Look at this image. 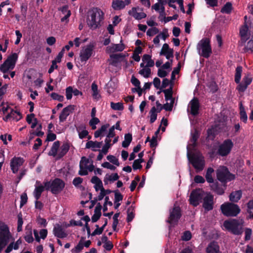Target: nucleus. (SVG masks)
I'll use <instances>...</instances> for the list:
<instances>
[{"instance_id":"1","label":"nucleus","mask_w":253,"mask_h":253,"mask_svg":"<svg viewBox=\"0 0 253 253\" xmlns=\"http://www.w3.org/2000/svg\"><path fill=\"white\" fill-rule=\"evenodd\" d=\"M199 136V132L196 129L193 132L192 131L191 138L187 147L188 158L197 171L202 170L205 166L204 157L195 149Z\"/></svg>"},{"instance_id":"2","label":"nucleus","mask_w":253,"mask_h":253,"mask_svg":"<svg viewBox=\"0 0 253 253\" xmlns=\"http://www.w3.org/2000/svg\"><path fill=\"white\" fill-rule=\"evenodd\" d=\"M104 13L99 8L92 7L87 12L86 23L88 27L92 30L99 28L104 19Z\"/></svg>"},{"instance_id":"3","label":"nucleus","mask_w":253,"mask_h":253,"mask_svg":"<svg viewBox=\"0 0 253 253\" xmlns=\"http://www.w3.org/2000/svg\"><path fill=\"white\" fill-rule=\"evenodd\" d=\"M243 224L244 221L242 219H231L225 220L223 223V227L235 235H240L243 232Z\"/></svg>"},{"instance_id":"4","label":"nucleus","mask_w":253,"mask_h":253,"mask_svg":"<svg viewBox=\"0 0 253 253\" xmlns=\"http://www.w3.org/2000/svg\"><path fill=\"white\" fill-rule=\"evenodd\" d=\"M12 236L7 226L4 224H0V252L10 241H13Z\"/></svg>"},{"instance_id":"5","label":"nucleus","mask_w":253,"mask_h":253,"mask_svg":"<svg viewBox=\"0 0 253 253\" xmlns=\"http://www.w3.org/2000/svg\"><path fill=\"white\" fill-rule=\"evenodd\" d=\"M79 174L81 175H85L88 172H91L94 170L93 160L91 158H87L83 157L80 163Z\"/></svg>"},{"instance_id":"6","label":"nucleus","mask_w":253,"mask_h":253,"mask_svg":"<svg viewBox=\"0 0 253 253\" xmlns=\"http://www.w3.org/2000/svg\"><path fill=\"white\" fill-rule=\"evenodd\" d=\"M46 189H50L54 194L60 193L65 186L64 182L61 179L56 178L54 180L45 182Z\"/></svg>"},{"instance_id":"7","label":"nucleus","mask_w":253,"mask_h":253,"mask_svg":"<svg viewBox=\"0 0 253 253\" xmlns=\"http://www.w3.org/2000/svg\"><path fill=\"white\" fill-rule=\"evenodd\" d=\"M221 210L222 212L226 216H235L240 211V209L238 205L229 203L222 205Z\"/></svg>"},{"instance_id":"8","label":"nucleus","mask_w":253,"mask_h":253,"mask_svg":"<svg viewBox=\"0 0 253 253\" xmlns=\"http://www.w3.org/2000/svg\"><path fill=\"white\" fill-rule=\"evenodd\" d=\"M217 179L222 182H226L234 179L235 176L231 174L225 167H220L217 170Z\"/></svg>"},{"instance_id":"9","label":"nucleus","mask_w":253,"mask_h":253,"mask_svg":"<svg viewBox=\"0 0 253 253\" xmlns=\"http://www.w3.org/2000/svg\"><path fill=\"white\" fill-rule=\"evenodd\" d=\"M234 144L231 139H227L219 145L218 149V153L221 156H225L228 155L233 147Z\"/></svg>"},{"instance_id":"10","label":"nucleus","mask_w":253,"mask_h":253,"mask_svg":"<svg viewBox=\"0 0 253 253\" xmlns=\"http://www.w3.org/2000/svg\"><path fill=\"white\" fill-rule=\"evenodd\" d=\"M205 192L202 189H196L192 192L190 197V202L194 206L198 205L202 198H204Z\"/></svg>"},{"instance_id":"11","label":"nucleus","mask_w":253,"mask_h":253,"mask_svg":"<svg viewBox=\"0 0 253 253\" xmlns=\"http://www.w3.org/2000/svg\"><path fill=\"white\" fill-rule=\"evenodd\" d=\"M200 46L201 52H200L201 55L205 58L209 57L211 53L210 40L207 38L203 39L201 41Z\"/></svg>"},{"instance_id":"12","label":"nucleus","mask_w":253,"mask_h":253,"mask_svg":"<svg viewBox=\"0 0 253 253\" xmlns=\"http://www.w3.org/2000/svg\"><path fill=\"white\" fill-rule=\"evenodd\" d=\"M180 209L179 207L174 206L173 210L170 211V215L168 220L170 224H176L180 217Z\"/></svg>"},{"instance_id":"13","label":"nucleus","mask_w":253,"mask_h":253,"mask_svg":"<svg viewBox=\"0 0 253 253\" xmlns=\"http://www.w3.org/2000/svg\"><path fill=\"white\" fill-rule=\"evenodd\" d=\"M203 207L207 211H210L213 209V197L209 193H205L203 198Z\"/></svg>"},{"instance_id":"14","label":"nucleus","mask_w":253,"mask_h":253,"mask_svg":"<svg viewBox=\"0 0 253 253\" xmlns=\"http://www.w3.org/2000/svg\"><path fill=\"white\" fill-rule=\"evenodd\" d=\"M93 50V46L91 45H88L86 46L84 49L81 50L80 52V58L81 62H85L90 57L92 54Z\"/></svg>"},{"instance_id":"15","label":"nucleus","mask_w":253,"mask_h":253,"mask_svg":"<svg viewBox=\"0 0 253 253\" xmlns=\"http://www.w3.org/2000/svg\"><path fill=\"white\" fill-rule=\"evenodd\" d=\"M159 68L158 75L160 78H164L167 76L171 70L170 64H156Z\"/></svg>"},{"instance_id":"16","label":"nucleus","mask_w":253,"mask_h":253,"mask_svg":"<svg viewBox=\"0 0 253 253\" xmlns=\"http://www.w3.org/2000/svg\"><path fill=\"white\" fill-rule=\"evenodd\" d=\"M23 159L19 157H14L10 161V168L12 172L14 173H16L19 168L22 166L23 163Z\"/></svg>"},{"instance_id":"17","label":"nucleus","mask_w":253,"mask_h":253,"mask_svg":"<svg viewBox=\"0 0 253 253\" xmlns=\"http://www.w3.org/2000/svg\"><path fill=\"white\" fill-rule=\"evenodd\" d=\"M199 103L197 99L193 98L189 103L188 111L193 115H196L199 113Z\"/></svg>"},{"instance_id":"18","label":"nucleus","mask_w":253,"mask_h":253,"mask_svg":"<svg viewBox=\"0 0 253 253\" xmlns=\"http://www.w3.org/2000/svg\"><path fill=\"white\" fill-rule=\"evenodd\" d=\"M75 108V106L70 105L63 109L59 116V121L61 122H64L67 117L73 112Z\"/></svg>"},{"instance_id":"19","label":"nucleus","mask_w":253,"mask_h":253,"mask_svg":"<svg viewBox=\"0 0 253 253\" xmlns=\"http://www.w3.org/2000/svg\"><path fill=\"white\" fill-rule=\"evenodd\" d=\"M248 27L246 23H245L244 26L241 28L240 31L241 39L239 42V44L241 46L245 45L246 41L248 39Z\"/></svg>"},{"instance_id":"20","label":"nucleus","mask_w":253,"mask_h":253,"mask_svg":"<svg viewBox=\"0 0 253 253\" xmlns=\"http://www.w3.org/2000/svg\"><path fill=\"white\" fill-rule=\"evenodd\" d=\"M131 0H116L112 2V6L116 10H121L125 7L126 5H128L130 3Z\"/></svg>"},{"instance_id":"21","label":"nucleus","mask_w":253,"mask_h":253,"mask_svg":"<svg viewBox=\"0 0 253 253\" xmlns=\"http://www.w3.org/2000/svg\"><path fill=\"white\" fill-rule=\"evenodd\" d=\"M46 189L45 183L44 185L42 184L40 182L37 181L35 185V189L34 191V196L35 199L38 200L41 197L42 192Z\"/></svg>"},{"instance_id":"22","label":"nucleus","mask_w":253,"mask_h":253,"mask_svg":"<svg viewBox=\"0 0 253 253\" xmlns=\"http://www.w3.org/2000/svg\"><path fill=\"white\" fill-rule=\"evenodd\" d=\"M161 55H164L166 56L168 59L173 57V50L169 48V45L167 43H164L160 52Z\"/></svg>"},{"instance_id":"23","label":"nucleus","mask_w":253,"mask_h":253,"mask_svg":"<svg viewBox=\"0 0 253 253\" xmlns=\"http://www.w3.org/2000/svg\"><path fill=\"white\" fill-rule=\"evenodd\" d=\"M53 233L55 236L59 238H64L67 236V234L65 232L61 226L58 224L54 226Z\"/></svg>"},{"instance_id":"24","label":"nucleus","mask_w":253,"mask_h":253,"mask_svg":"<svg viewBox=\"0 0 253 253\" xmlns=\"http://www.w3.org/2000/svg\"><path fill=\"white\" fill-rule=\"evenodd\" d=\"M154 64H141V69L139 70V74L145 78H148L151 74L150 67L152 66Z\"/></svg>"},{"instance_id":"25","label":"nucleus","mask_w":253,"mask_h":253,"mask_svg":"<svg viewBox=\"0 0 253 253\" xmlns=\"http://www.w3.org/2000/svg\"><path fill=\"white\" fill-rule=\"evenodd\" d=\"M102 145V142L97 141H89L85 145V148L90 149L93 151L100 150Z\"/></svg>"},{"instance_id":"26","label":"nucleus","mask_w":253,"mask_h":253,"mask_svg":"<svg viewBox=\"0 0 253 253\" xmlns=\"http://www.w3.org/2000/svg\"><path fill=\"white\" fill-rule=\"evenodd\" d=\"M110 58L113 60L112 63H118L119 62L127 63L125 56L122 53L112 54L110 55Z\"/></svg>"},{"instance_id":"27","label":"nucleus","mask_w":253,"mask_h":253,"mask_svg":"<svg viewBox=\"0 0 253 253\" xmlns=\"http://www.w3.org/2000/svg\"><path fill=\"white\" fill-rule=\"evenodd\" d=\"M22 118L21 114L17 111L11 110L10 113H9L5 117V121H8V119H12L15 121H18Z\"/></svg>"},{"instance_id":"28","label":"nucleus","mask_w":253,"mask_h":253,"mask_svg":"<svg viewBox=\"0 0 253 253\" xmlns=\"http://www.w3.org/2000/svg\"><path fill=\"white\" fill-rule=\"evenodd\" d=\"M72 94L75 96L82 95V92L78 89L75 88L74 89L71 86H69L66 89V96L67 99L69 100L72 98Z\"/></svg>"},{"instance_id":"29","label":"nucleus","mask_w":253,"mask_h":253,"mask_svg":"<svg viewBox=\"0 0 253 253\" xmlns=\"http://www.w3.org/2000/svg\"><path fill=\"white\" fill-rule=\"evenodd\" d=\"M77 131L78 132L79 138L83 139L87 137L88 139H90L91 136H88V132L86 129L84 125H81L77 127Z\"/></svg>"},{"instance_id":"30","label":"nucleus","mask_w":253,"mask_h":253,"mask_svg":"<svg viewBox=\"0 0 253 253\" xmlns=\"http://www.w3.org/2000/svg\"><path fill=\"white\" fill-rule=\"evenodd\" d=\"M207 253H219V247L215 242L210 243L206 248Z\"/></svg>"},{"instance_id":"31","label":"nucleus","mask_w":253,"mask_h":253,"mask_svg":"<svg viewBox=\"0 0 253 253\" xmlns=\"http://www.w3.org/2000/svg\"><path fill=\"white\" fill-rule=\"evenodd\" d=\"M60 146V142L58 141L53 143L50 151L49 152V155L53 156H56L58 158V153Z\"/></svg>"},{"instance_id":"32","label":"nucleus","mask_w":253,"mask_h":253,"mask_svg":"<svg viewBox=\"0 0 253 253\" xmlns=\"http://www.w3.org/2000/svg\"><path fill=\"white\" fill-rule=\"evenodd\" d=\"M91 182L94 184V187L96 191L104 188L101 180L97 176H93L91 179Z\"/></svg>"},{"instance_id":"33","label":"nucleus","mask_w":253,"mask_h":253,"mask_svg":"<svg viewBox=\"0 0 253 253\" xmlns=\"http://www.w3.org/2000/svg\"><path fill=\"white\" fill-rule=\"evenodd\" d=\"M112 138V137H110L106 135V137L105 139V144L104 145L102 149L101 150L102 153H103L104 155L108 153V149L113 145V144L111 143Z\"/></svg>"},{"instance_id":"34","label":"nucleus","mask_w":253,"mask_h":253,"mask_svg":"<svg viewBox=\"0 0 253 253\" xmlns=\"http://www.w3.org/2000/svg\"><path fill=\"white\" fill-rule=\"evenodd\" d=\"M91 91L92 96L94 99L98 100L100 98L101 95L98 89V86L95 83H92L91 84Z\"/></svg>"},{"instance_id":"35","label":"nucleus","mask_w":253,"mask_h":253,"mask_svg":"<svg viewBox=\"0 0 253 253\" xmlns=\"http://www.w3.org/2000/svg\"><path fill=\"white\" fill-rule=\"evenodd\" d=\"M109 126V124H105L102 126L100 128H99L94 132V137L95 138H97L100 136H104Z\"/></svg>"},{"instance_id":"36","label":"nucleus","mask_w":253,"mask_h":253,"mask_svg":"<svg viewBox=\"0 0 253 253\" xmlns=\"http://www.w3.org/2000/svg\"><path fill=\"white\" fill-rule=\"evenodd\" d=\"M22 243V241L20 239H18L15 243H11L6 249L5 252L6 253H10L12 249L17 250L18 249L19 246Z\"/></svg>"},{"instance_id":"37","label":"nucleus","mask_w":253,"mask_h":253,"mask_svg":"<svg viewBox=\"0 0 253 253\" xmlns=\"http://www.w3.org/2000/svg\"><path fill=\"white\" fill-rule=\"evenodd\" d=\"M242 197V192L240 190L236 191L230 195V200L233 202H237Z\"/></svg>"},{"instance_id":"38","label":"nucleus","mask_w":253,"mask_h":253,"mask_svg":"<svg viewBox=\"0 0 253 253\" xmlns=\"http://www.w3.org/2000/svg\"><path fill=\"white\" fill-rule=\"evenodd\" d=\"M26 120L28 124H31V127L32 128H35L38 125V120L35 117V115L34 114H31L27 115Z\"/></svg>"},{"instance_id":"39","label":"nucleus","mask_w":253,"mask_h":253,"mask_svg":"<svg viewBox=\"0 0 253 253\" xmlns=\"http://www.w3.org/2000/svg\"><path fill=\"white\" fill-rule=\"evenodd\" d=\"M136 8L133 7L131 11L129 12V14H131L132 13V15L136 19L139 20L146 17V14L144 12H138L136 11Z\"/></svg>"},{"instance_id":"40","label":"nucleus","mask_w":253,"mask_h":253,"mask_svg":"<svg viewBox=\"0 0 253 253\" xmlns=\"http://www.w3.org/2000/svg\"><path fill=\"white\" fill-rule=\"evenodd\" d=\"M69 145L66 144H63L61 147L59 148V153H58V158H60L62 157L64 155H65L67 152L69 150Z\"/></svg>"},{"instance_id":"41","label":"nucleus","mask_w":253,"mask_h":253,"mask_svg":"<svg viewBox=\"0 0 253 253\" xmlns=\"http://www.w3.org/2000/svg\"><path fill=\"white\" fill-rule=\"evenodd\" d=\"M125 46L123 43L121 44H114L112 46L109 47V49L111 52L115 51H122L124 49Z\"/></svg>"},{"instance_id":"42","label":"nucleus","mask_w":253,"mask_h":253,"mask_svg":"<svg viewBox=\"0 0 253 253\" xmlns=\"http://www.w3.org/2000/svg\"><path fill=\"white\" fill-rule=\"evenodd\" d=\"M119 175L117 173H112L111 174H106L104 178V182H107L108 181L113 182L118 179Z\"/></svg>"},{"instance_id":"43","label":"nucleus","mask_w":253,"mask_h":253,"mask_svg":"<svg viewBox=\"0 0 253 253\" xmlns=\"http://www.w3.org/2000/svg\"><path fill=\"white\" fill-rule=\"evenodd\" d=\"M158 111L157 109L153 107L151 108L150 114V121L151 123H154L157 119Z\"/></svg>"},{"instance_id":"44","label":"nucleus","mask_w":253,"mask_h":253,"mask_svg":"<svg viewBox=\"0 0 253 253\" xmlns=\"http://www.w3.org/2000/svg\"><path fill=\"white\" fill-rule=\"evenodd\" d=\"M240 116L241 120L246 123L247 121L248 116L241 103L240 105Z\"/></svg>"},{"instance_id":"45","label":"nucleus","mask_w":253,"mask_h":253,"mask_svg":"<svg viewBox=\"0 0 253 253\" xmlns=\"http://www.w3.org/2000/svg\"><path fill=\"white\" fill-rule=\"evenodd\" d=\"M232 10V4L230 2H227L221 8V12L229 14Z\"/></svg>"},{"instance_id":"46","label":"nucleus","mask_w":253,"mask_h":253,"mask_svg":"<svg viewBox=\"0 0 253 253\" xmlns=\"http://www.w3.org/2000/svg\"><path fill=\"white\" fill-rule=\"evenodd\" d=\"M18 58V55L16 53L9 55L3 63H15Z\"/></svg>"},{"instance_id":"47","label":"nucleus","mask_w":253,"mask_h":253,"mask_svg":"<svg viewBox=\"0 0 253 253\" xmlns=\"http://www.w3.org/2000/svg\"><path fill=\"white\" fill-rule=\"evenodd\" d=\"M218 131V127L217 126H212L208 130V137L209 138L212 139L214 136Z\"/></svg>"},{"instance_id":"48","label":"nucleus","mask_w":253,"mask_h":253,"mask_svg":"<svg viewBox=\"0 0 253 253\" xmlns=\"http://www.w3.org/2000/svg\"><path fill=\"white\" fill-rule=\"evenodd\" d=\"M132 140V135L129 133L126 134L125 135V140L122 143V146L123 147H127L129 146Z\"/></svg>"},{"instance_id":"49","label":"nucleus","mask_w":253,"mask_h":253,"mask_svg":"<svg viewBox=\"0 0 253 253\" xmlns=\"http://www.w3.org/2000/svg\"><path fill=\"white\" fill-rule=\"evenodd\" d=\"M15 64H1L0 67V70L4 73L8 71L12 70L14 68Z\"/></svg>"},{"instance_id":"50","label":"nucleus","mask_w":253,"mask_h":253,"mask_svg":"<svg viewBox=\"0 0 253 253\" xmlns=\"http://www.w3.org/2000/svg\"><path fill=\"white\" fill-rule=\"evenodd\" d=\"M242 72V67L241 66H238L236 69V73L235 75V81L236 83H239L240 82Z\"/></svg>"},{"instance_id":"51","label":"nucleus","mask_w":253,"mask_h":253,"mask_svg":"<svg viewBox=\"0 0 253 253\" xmlns=\"http://www.w3.org/2000/svg\"><path fill=\"white\" fill-rule=\"evenodd\" d=\"M163 91L165 93V99L167 101L174 100L172 96V92L171 88L165 89Z\"/></svg>"},{"instance_id":"52","label":"nucleus","mask_w":253,"mask_h":253,"mask_svg":"<svg viewBox=\"0 0 253 253\" xmlns=\"http://www.w3.org/2000/svg\"><path fill=\"white\" fill-rule=\"evenodd\" d=\"M144 162L143 159H138L135 160L132 165V168L133 169L136 170L138 169H141L142 167L141 164Z\"/></svg>"},{"instance_id":"53","label":"nucleus","mask_w":253,"mask_h":253,"mask_svg":"<svg viewBox=\"0 0 253 253\" xmlns=\"http://www.w3.org/2000/svg\"><path fill=\"white\" fill-rule=\"evenodd\" d=\"M84 248V243L81 240L78 245L73 249H72V253H79Z\"/></svg>"},{"instance_id":"54","label":"nucleus","mask_w":253,"mask_h":253,"mask_svg":"<svg viewBox=\"0 0 253 253\" xmlns=\"http://www.w3.org/2000/svg\"><path fill=\"white\" fill-rule=\"evenodd\" d=\"M213 169L210 168H209L207 170L206 178L207 181L209 183H212L213 182V179L212 177V173L213 172Z\"/></svg>"},{"instance_id":"55","label":"nucleus","mask_w":253,"mask_h":253,"mask_svg":"<svg viewBox=\"0 0 253 253\" xmlns=\"http://www.w3.org/2000/svg\"><path fill=\"white\" fill-rule=\"evenodd\" d=\"M134 217V210L133 208L131 206L127 210V221L130 222Z\"/></svg>"},{"instance_id":"56","label":"nucleus","mask_w":253,"mask_h":253,"mask_svg":"<svg viewBox=\"0 0 253 253\" xmlns=\"http://www.w3.org/2000/svg\"><path fill=\"white\" fill-rule=\"evenodd\" d=\"M100 216H101L100 209H98L97 208V207H96L95 211H94V213L91 217L92 221L93 222H96L99 219Z\"/></svg>"},{"instance_id":"57","label":"nucleus","mask_w":253,"mask_h":253,"mask_svg":"<svg viewBox=\"0 0 253 253\" xmlns=\"http://www.w3.org/2000/svg\"><path fill=\"white\" fill-rule=\"evenodd\" d=\"M25 240L28 243H32L34 241V238L32 236V231L31 229H29L26 232V235L24 237Z\"/></svg>"},{"instance_id":"58","label":"nucleus","mask_w":253,"mask_h":253,"mask_svg":"<svg viewBox=\"0 0 253 253\" xmlns=\"http://www.w3.org/2000/svg\"><path fill=\"white\" fill-rule=\"evenodd\" d=\"M244 50L245 52H248L249 51H251V52L253 51V36L245 45Z\"/></svg>"},{"instance_id":"59","label":"nucleus","mask_w":253,"mask_h":253,"mask_svg":"<svg viewBox=\"0 0 253 253\" xmlns=\"http://www.w3.org/2000/svg\"><path fill=\"white\" fill-rule=\"evenodd\" d=\"M100 121L97 118H91V119L89 121V125L92 129H95L96 128V125Z\"/></svg>"},{"instance_id":"60","label":"nucleus","mask_w":253,"mask_h":253,"mask_svg":"<svg viewBox=\"0 0 253 253\" xmlns=\"http://www.w3.org/2000/svg\"><path fill=\"white\" fill-rule=\"evenodd\" d=\"M107 159L111 163L117 166H119L120 165V163L119 162L118 159L113 155H108L107 157Z\"/></svg>"},{"instance_id":"61","label":"nucleus","mask_w":253,"mask_h":253,"mask_svg":"<svg viewBox=\"0 0 253 253\" xmlns=\"http://www.w3.org/2000/svg\"><path fill=\"white\" fill-rule=\"evenodd\" d=\"M111 108L115 110H122L123 109V104L121 102L118 103H113L111 102Z\"/></svg>"},{"instance_id":"62","label":"nucleus","mask_w":253,"mask_h":253,"mask_svg":"<svg viewBox=\"0 0 253 253\" xmlns=\"http://www.w3.org/2000/svg\"><path fill=\"white\" fill-rule=\"evenodd\" d=\"M64 53V49H62L61 51L58 53L56 57L52 61L51 63H60Z\"/></svg>"},{"instance_id":"63","label":"nucleus","mask_w":253,"mask_h":253,"mask_svg":"<svg viewBox=\"0 0 253 253\" xmlns=\"http://www.w3.org/2000/svg\"><path fill=\"white\" fill-rule=\"evenodd\" d=\"M143 63H154L153 60L151 59V57L149 54H144L142 58Z\"/></svg>"},{"instance_id":"64","label":"nucleus","mask_w":253,"mask_h":253,"mask_svg":"<svg viewBox=\"0 0 253 253\" xmlns=\"http://www.w3.org/2000/svg\"><path fill=\"white\" fill-rule=\"evenodd\" d=\"M252 234V230L251 228H247L245 230V240L249 241L251 239Z\"/></svg>"}]
</instances>
